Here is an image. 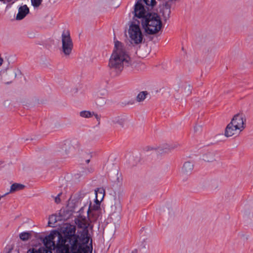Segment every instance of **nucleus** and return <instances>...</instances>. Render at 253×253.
<instances>
[{"label":"nucleus","mask_w":253,"mask_h":253,"mask_svg":"<svg viewBox=\"0 0 253 253\" xmlns=\"http://www.w3.org/2000/svg\"><path fill=\"white\" fill-rule=\"evenodd\" d=\"M76 226L73 225H66L63 236L57 231H52L43 240L45 246V250L51 252L56 250L57 253H69L71 252H85L92 253V240L88 236V231L81 236L75 234ZM75 253V252H73Z\"/></svg>","instance_id":"f257e3e1"},{"label":"nucleus","mask_w":253,"mask_h":253,"mask_svg":"<svg viewBox=\"0 0 253 253\" xmlns=\"http://www.w3.org/2000/svg\"><path fill=\"white\" fill-rule=\"evenodd\" d=\"M114 45V49L109 59L108 66L115 75H118L124 69L133 68L134 63L123 43L116 41Z\"/></svg>","instance_id":"f03ea898"},{"label":"nucleus","mask_w":253,"mask_h":253,"mask_svg":"<svg viewBox=\"0 0 253 253\" xmlns=\"http://www.w3.org/2000/svg\"><path fill=\"white\" fill-rule=\"evenodd\" d=\"M246 127V118L242 113H237L233 116L230 122L226 126L224 131L226 137H236Z\"/></svg>","instance_id":"7ed1b4c3"},{"label":"nucleus","mask_w":253,"mask_h":253,"mask_svg":"<svg viewBox=\"0 0 253 253\" xmlns=\"http://www.w3.org/2000/svg\"><path fill=\"white\" fill-rule=\"evenodd\" d=\"M145 32L149 35L157 33L162 26V21L158 14L150 13L141 22Z\"/></svg>","instance_id":"20e7f679"},{"label":"nucleus","mask_w":253,"mask_h":253,"mask_svg":"<svg viewBox=\"0 0 253 253\" xmlns=\"http://www.w3.org/2000/svg\"><path fill=\"white\" fill-rule=\"evenodd\" d=\"M156 4L155 0H138L134 6L133 14L135 17L141 20V22L150 13L148 12L146 6H154Z\"/></svg>","instance_id":"39448f33"},{"label":"nucleus","mask_w":253,"mask_h":253,"mask_svg":"<svg viewBox=\"0 0 253 253\" xmlns=\"http://www.w3.org/2000/svg\"><path fill=\"white\" fill-rule=\"evenodd\" d=\"M81 202H86V204H89V207L87 210V215L89 219L92 221L95 220L98 217V210L100 208V202L99 199H95V204L92 206L90 199V193L88 192L82 193L80 194Z\"/></svg>","instance_id":"423d86ee"},{"label":"nucleus","mask_w":253,"mask_h":253,"mask_svg":"<svg viewBox=\"0 0 253 253\" xmlns=\"http://www.w3.org/2000/svg\"><path fill=\"white\" fill-rule=\"evenodd\" d=\"M139 21L131 22L128 29V40L132 44L138 45L141 43L143 40V36L139 26Z\"/></svg>","instance_id":"0eeeda50"},{"label":"nucleus","mask_w":253,"mask_h":253,"mask_svg":"<svg viewBox=\"0 0 253 253\" xmlns=\"http://www.w3.org/2000/svg\"><path fill=\"white\" fill-rule=\"evenodd\" d=\"M61 52L66 57H69L72 52L74 45L70 32L68 30L63 31L61 36Z\"/></svg>","instance_id":"6e6552de"},{"label":"nucleus","mask_w":253,"mask_h":253,"mask_svg":"<svg viewBox=\"0 0 253 253\" xmlns=\"http://www.w3.org/2000/svg\"><path fill=\"white\" fill-rule=\"evenodd\" d=\"M16 77V73L14 70H7L0 71V83L8 84L11 83Z\"/></svg>","instance_id":"1a4fd4ad"},{"label":"nucleus","mask_w":253,"mask_h":253,"mask_svg":"<svg viewBox=\"0 0 253 253\" xmlns=\"http://www.w3.org/2000/svg\"><path fill=\"white\" fill-rule=\"evenodd\" d=\"M127 119V117L124 115H115L109 118L107 121V124L112 127L119 126L123 127Z\"/></svg>","instance_id":"9d476101"},{"label":"nucleus","mask_w":253,"mask_h":253,"mask_svg":"<svg viewBox=\"0 0 253 253\" xmlns=\"http://www.w3.org/2000/svg\"><path fill=\"white\" fill-rule=\"evenodd\" d=\"M178 143L164 144L157 148H155L156 152L160 155L167 154L172 150L179 146Z\"/></svg>","instance_id":"9b49d317"},{"label":"nucleus","mask_w":253,"mask_h":253,"mask_svg":"<svg viewBox=\"0 0 253 253\" xmlns=\"http://www.w3.org/2000/svg\"><path fill=\"white\" fill-rule=\"evenodd\" d=\"M122 210L121 201L119 198L114 197L109 202V211L111 213H119Z\"/></svg>","instance_id":"f8f14e48"},{"label":"nucleus","mask_w":253,"mask_h":253,"mask_svg":"<svg viewBox=\"0 0 253 253\" xmlns=\"http://www.w3.org/2000/svg\"><path fill=\"white\" fill-rule=\"evenodd\" d=\"M170 2L169 1L166 2L160 8V14L165 22H166L170 17L171 13V4Z\"/></svg>","instance_id":"ddd939ff"},{"label":"nucleus","mask_w":253,"mask_h":253,"mask_svg":"<svg viewBox=\"0 0 253 253\" xmlns=\"http://www.w3.org/2000/svg\"><path fill=\"white\" fill-rule=\"evenodd\" d=\"M60 149L62 154H68L73 150V144L71 141L66 140L60 144Z\"/></svg>","instance_id":"4468645a"},{"label":"nucleus","mask_w":253,"mask_h":253,"mask_svg":"<svg viewBox=\"0 0 253 253\" xmlns=\"http://www.w3.org/2000/svg\"><path fill=\"white\" fill-rule=\"evenodd\" d=\"M194 168V164L192 162L186 161L184 163L181 168V172L183 174L190 175L191 174Z\"/></svg>","instance_id":"2eb2a0df"},{"label":"nucleus","mask_w":253,"mask_h":253,"mask_svg":"<svg viewBox=\"0 0 253 253\" xmlns=\"http://www.w3.org/2000/svg\"><path fill=\"white\" fill-rule=\"evenodd\" d=\"M79 114L80 116L83 118L88 119L92 117V116H94L98 122V123H99L100 122L101 116L97 114L94 113L93 112L84 110L81 111Z\"/></svg>","instance_id":"dca6fc26"},{"label":"nucleus","mask_w":253,"mask_h":253,"mask_svg":"<svg viewBox=\"0 0 253 253\" xmlns=\"http://www.w3.org/2000/svg\"><path fill=\"white\" fill-rule=\"evenodd\" d=\"M29 12V9L26 5L21 6L18 9V12L16 15L17 20H22Z\"/></svg>","instance_id":"f3484780"},{"label":"nucleus","mask_w":253,"mask_h":253,"mask_svg":"<svg viewBox=\"0 0 253 253\" xmlns=\"http://www.w3.org/2000/svg\"><path fill=\"white\" fill-rule=\"evenodd\" d=\"M217 154L215 151H210L207 153V163L212 164L217 161Z\"/></svg>","instance_id":"a211bd4d"},{"label":"nucleus","mask_w":253,"mask_h":253,"mask_svg":"<svg viewBox=\"0 0 253 253\" xmlns=\"http://www.w3.org/2000/svg\"><path fill=\"white\" fill-rule=\"evenodd\" d=\"M95 199L102 200L105 194V190L103 188H98L94 190Z\"/></svg>","instance_id":"6ab92c4d"},{"label":"nucleus","mask_w":253,"mask_h":253,"mask_svg":"<svg viewBox=\"0 0 253 253\" xmlns=\"http://www.w3.org/2000/svg\"><path fill=\"white\" fill-rule=\"evenodd\" d=\"M25 187V185L19 183H14L11 185L10 187V192H14L15 191H19L23 189Z\"/></svg>","instance_id":"aec40b11"},{"label":"nucleus","mask_w":253,"mask_h":253,"mask_svg":"<svg viewBox=\"0 0 253 253\" xmlns=\"http://www.w3.org/2000/svg\"><path fill=\"white\" fill-rule=\"evenodd\" d=\"M27 253H52L48 250H46L44 248H40L38 250L34 248L29 249Z\"/></svg>","instance_id":"412c9836"},{"label":"nucleus","mask_w":253,"mask_h":253,"mask_svg":"<svg viewBox=\"0 0 253 253\" xmlns=\"http://www.w3.org/2000/svg\"><path fill=\"white\" fill-rule=\"evenodd\" d=\"M148 95V92L146 91H141L139 92L136 96V100L137 102H140L145 100L146 96Z\"/></svg>","instance_id":"4be33fe9"},{"label":"nucleus","mask_w":253,"mask_h":253,"mask_svg":"<svg viewBox=\"0 0 253 253\" xmlns=\"http://www.w3.org/2000/svg\"><path fill=\"white\" fill-rule=\"evenodd\" d=\"M77 224H78V226L80 227V228H84V233L83 234H85V232L87 230V227L88 226V224L86 222L85 220H79L78 221V222H77Z\"/></svg>","instance_id":"5701e85b"},{"label":"nucleus","mask_w":253,"mask_h":253,"mask_svg":"<svg viewBox=\"0 0 253 253\" xmlns=\"http://www.w3.org/2000/svg\"><path fill=\"white\" fill-rule=\"evenodd\" d=\"M57 221L56 217L54 215H51L49 217L48 225L50 227H54L55 226V223Z\"/></svg>","instance_id":"b1692460"},{"label":"nucleus","mask_w":253,"mask_h":253,"mask_svg":"<svg viewBox=\"0 0 253 253\" xmlns=\"http://www.w3.org/2000/svg\"><path fill=\"white\" fill-rule=\"evenodd\" d=\"M31 237V233L30 232H22L20 234L19 237L22 241H27Z\"/></svg>","instance_id":"393cba45"},{"label":"nucleus","mask_w":253,"mask_h":253,"mask_svg":"<svg viewBox=\"0 0 253 253\" xmlns=\"http://www.w3.org/2000/svg\"><path fill=\"white\" fill-rule=\"evenodd\" d=\"M32 5L34 7H38L41 4L42 0H31Z\"/></svg>","instance_id":"a878e982"},{"label":"nucleus","mask_w":253,"mask_h":253,"mask_svg":"<svg viewBox=\"0 0 253 253\" xmlns=\"http://www.w3.org/2000/svg\"><path fill=\"white\" fill-rule=\"evenodd\" d=\"M209 186L211 189H216L218 187V183L216 181L213 182L211 181L209 183Z\"/></svg>","instance_id":"bb28decb"},{"label":"nucleus","mask_w":253,"mask_h":253,"mask_svg":"<svg viewBox=\"0 0 253 253\" xmlns=\"http://www.w3.org/2000/svg\"><path fill=\"white\" fill-rule=\"evenodd\" d=\"M62 193L60 192L56 197H54V202L56 204H59L61 202L60 196L62 195Z\"/></svg>","instance_id":"cd10ccee"},{"label":"nucleus","mask_w":253,"mask_h":253,"mask_svg":"<svg viewBox=\"0 0 253 253\" xmlns=\"http://www.w3.org/2000/svg\"><path fill=\"white\" fill-rule=\"evenodd\" d=\"M194 131L196 132L200 131L202 130V126L200 125H197L194 126Z\"/></svg>","instance_id":"c85d7f7f"},{"label":"nucleus","mask_w":253,"mask_h":253,"mask_svg":"<svg viewBox=\"0 0 253 253\" xmlns=\"http://www.w3.org/2000/svg\"><path fill=\"white\" fill-rule=\"evenodd\" d=\"M10 104V102L9 100H5L3 102V105L5 107H8Z\"/></svg>","instance_id":"c756f323"},{"label":"nucleus","mask_w":253,"mask_h":253,"mask_svg":"<svg viewBox=\"0 0 253 253\" xmlns=\"http://www.w3.org/2000/svg\"><path fill=\"white\" fill-rule=\"evenodd\" d=\"M115 231V228L113 226H112V228H111V231H110V235L112 236V235H114Z\"/></svg>","instance_id":"7c9ffc66"},{"label":"nucleus","mask_w":253,"mask_h":253,"mask_svg":"<svg viewBox=\"0 0 253 253\" xmlns=\"http://www.w3.org/2000/svg\"><path fill=\"white\" fill-rule=\"evenodd\" d=\"M154 149H155L154 148H153L152 147H148V146L145 148V150L146 151H151V150H153Z\"/></svg>","instance_id":"2f4dec72"},{"label":"nucleus","mask_w":253,"mask_h":253,"mask_svg":"<svg viewBox=\"0 0 253 253\" xmlns=\"http://www.w3.org/2000/svg\"><path fill=\"white\" fill-rule=\"evenodd\" d=\"M74 252H71V250L69 251V253H73ZM75 253H88V252H86V251H85V252H81V251H79V252H76V251L74 252Z\"/></svg>","instance_id":"473e14b6"},{"label":"nucleus","mask_w":253,"mask_h":253,"mask_svg":"<svg viewBox=\"0 0 253 253\" xmlns=\"http://www.w3.org/2000/svg\"><path fill=\"white\" fill-rule=\"evenodd\" d=\"M108 227L109 226L106 227L105 229L104 230V233L107 234L108 232Z\"/></svg>","instance_id":"72a5a7b5"},{"label":"nucleus","mask_w":253,"mask_h":253,"mask_svg":"<svg viewBox=\"0 0 253 253\" xmlns=\"http://www.w3.org/2000/svg\"><path fill=\"white\" fill-rule=\"evenodd\" d=\"M69 205H70V204H68V210L69 211L71 212H73L74 211V210L73 209H70V208H69Z\"/></svg>","instance_id":"f704fd0d"},{"label":"nucleus","mask_w":253,"mask_h":253,"mask_svg":"<svg viewBox=\"0 0 253 253\" xmlns=\"http://www.w3.org/2000/svg\"><path fill=\"white\" fill-rule=\"evenodd\" d=\"M128 253H137V250L135 249V250H132L131 252H129Z\"/></svg>","instance_id":"c9c22d12"},{"label":"nucleus","mask_w":253,"mask_h":253,"mask_svg":"<svg viewBox=\"0 0 253 253\" xmlns=\"http://www.w3.org/2000/svg\"><path fill=\"white\" fill-rule=\"evenodd\" d=\"M180 0H169V1L170 2H175L180 1Z\"/></svg>","instance_id":"e433bc0d"},{"label":"nucleus","mask_w":253,"mask_h":253,"mask_svg":"<svg viewBox=\"0 0 253 253\" xmlns=\"http://www.w3.org/2000/svg\"><path fill=\"white\" fill-rule=\"evenodd\" d=\"M141 246H142L143 248H145V245H143V243L142 244Z\"/></svg>","instance_id":"4c0bfd02"},{"label":"nucleus","mask_w":253,"mask_h":253,"mask_svg":"<svg viewBox=\"0 0 253 253\" xmlns=\"http://www.w3.org/2000/svg\"><path fill=\"white\" fill-rule=\"evenodd\" d=\"M89 161H90V160H89V159H88V160H87L86 161V163H88L89 162Z\"/></svg>","instance_id":"58836bf2"}]
</instances>
